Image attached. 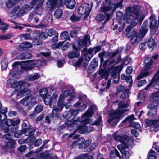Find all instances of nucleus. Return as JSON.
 Wrapping results in <instances>:
<instances>
[{"label":"nucleus","mask_w":159,"mask_h":159,"mask_svg":"<svg viewBox=\"0 0 159 159\" xmlns=\"http://www.w3.org/2000/svg\"><path fill=\"white\" fill-rule=\"evenodd\" d=\"M143 15L135 7H128L126 8V14L124 16L123 21L131 23L133 26L137 25L138 21H141L144 19Z\"/></svg>","instance_id":"1"},{"label":"nucleus","mask_w":159,"mask_h":159,"mask_svg":"<svg viewBox=\"0 0 159 159\" xmlns=\"http://www.w3.org/2000/svg\"><path fill=\"white\" fill-rule=\"evenodd\" d=\"M7 82L8 85H11V87L16 89L15 91L13 92V94L17 91V90H18L17 95L20 97L28 94L30 93V90L27 89L30 86L29 84L24 81L17 82L9 79Z\"/></svg>","instance_id":"2"},{"label":"nucleus","mask_w":159,"mask_h":159,"mask_svg":"<svg viewBox=\"0 0 159 159\" xmlns=\"http://www.w3.org/2000/svg\"><path fill=\"white\" fill-rule=\"evenodd\" d=\"M66 124L68 128L72 127L75 129V132L69 135L70 138L72 137L77 131H78L80 133L82 134L85 132L89 133L94 130V128L92 127H89L90 129H88V127L86 125L87 124H84L82 123V119L80 120V118H78L76 120H71L68 121L66 122Z\"/></svg>","instance_id":"3"},{"label":"nucleus","mask_w":159,"mask_h":159,"mask_svg":"<svg viewBox=\"0 0 159 159\" xmlns=\"http://www.w3.org/2000/svg\"><path fill=\"white\" fill-rule=\"evenodd\" d=\"M128 105L123 102H121L119 104L118 111H111L109 113L110 118L107 120L108 123L111 122L114 124L117 123L118 121V119L121 116V115L128 111V109H124L127 107Z\"/></svg>","instance_id":"4"},{"label":"nucleus","mask_w":159,"mask_h":159,"mask_svg":"<svg viewBox=\"0 0 159 159\" xmlns=\"http://www.w3.org/2000/svg\"><path fill=\"white\" fill-rule=\"evenodd\" d=\"M70 93V91L69 90H66L64 91L63 93L60 94L59 98V99L57 103V107L53 109L52 113L50 117H53L55 116V117H58L57 112L61 111H62L65 103L64 102V99L65 97L68 96Z\"/></svg>","instance_id":"5"},{"label":"nucleus","mask_w":159,"mask_h":159,"mask_svg":"<svg viewBox=\"0 0 159 159\" xmlns=\"http://www.w3.org/2000/svg\"><path fill=\"white\" fill-rule=\"evenodd\" d=\"M13 68H21L25 71L31 70L36 66V62L34 61L29 60L27 61H19L15 62L12 65Z\"/></svg>","instance_id":"6"},{"label":"nucleus","mask_w":159,"mask_h":159,"mask_svg":"<svg viewBox=\"0 0 159 159\" xmlns=\"http://www.w3.org/2000/svg\"><path fill=\"white\" fill-rule=\"evenodd\" d=\"M97 108L95 105H92L90 108L88 109L83 114L81 117L82 122L84 124H88L92 121L91 117L96 111Z\"/></svg>","instance_id":"7"},{"label":"nucleus","mask_w":159,"mask_h":159,"mask_svg":"<svg viewBox=\"0 0 159 159\" xmlns=\"http://www.w3.org/2000/svg\"><path fill=\"white\" fill-rule=\"evenodd\" d=\"M32 6L30 7L29 6L25 5L23 6L19 10V7L18 6L14 7L11 12L10 16L11 17L16 16H20L26 12L27 11L32 8Z\"/></svg>","instance_id":"8"},{"label":"nucleus","mask_w":159,"mask_h":159,"mask_svg":"<svg viewBox=\"0 0 159 159\" xmlns=\"http://www.w3.org/2000/svg\"><path fill=\"white\" fill-rule=\"evenodd\" d=\"M20 120L17 118L7 119L6 120H4L1 125L2 128L4 129V131L7 133L9 131L8 127L10 125H15L20 123Z\"/></svg>","instance_id":"9"},{"label":"nucleus","mask_w":159,"mask_h":159,"mask_svg":"<svg viewBox=\"0 0 159 159\" xmlns=\"http://www.w3.org/2000/svg\"><path fill=\"white\" fill-rule=\"evenodd\" d=\"M67 0H47L46 2V7L48 10H52L56 6L59 4L58 6L62 5H65Z\"/></svg>","instance_id":"10"},{"label":"nucleus","mask_w":159,"mask_h":159,"mask_svg":"<svg viewBox=\"0 0 159 159\" xmlns=\"http://www.w3.org/2000/svg\"><path fill=\"white\" fill-rule=\"evenodd\" d=\"M93 6V3L92 2L90 3V5L87 3L83 4L78 9V12L81 15L85 14L87 16L89 14Z\"/></svg>","instance_id":"11"},{"label":"nucleus","mask_w":159,"mask_h":159,"mask_svg":"<svg viewBox=\"0 0 159 159\" xmlns=\"http://www.w3.org/2000/svg\"><path fill=\"white\" fill-rule=\"evenodd\" d=\"M88 43H89V45H90V37L89 35H85L83 38L80 39L78 42V47L79 49L84 47L83 51H86V47L87 46Z\"/></svg>","instance_id":"12"},{"label":"nucleus","mask_w":159,"mask_h":159,"mask_svg":"<svg viewBox=\"0 0 159 159\" xmlns=\"http://www.w3.org/2000/svg\"><path fill=\"white\" fill-rule=\"evenodd\" d=\"M151 100L152 103L147 106L148 108H151L154 107L159 106V91L153 93L152 95Z\"/></svg>","instance_id":"13"},{"label":"nucleus","mask_w":159,"mask_h":159,"mask_svg":"<svg viewBox=\"0 0 159 159\" xmlns=\"http://www.w3.org/2000/svg\"><path fill=\"white\" fill-rule=\"evenodd\" d=\"M36 98L33 96H28L22 99L20 102L25 106L30 104H35L36 103Z\"/></svg>","instance_id":"14"},{"label":"nucleus","mask_w":159,"mask_h":159,"mask_svg":"<svg viewBox=\"0 0 159 159\" xmlns=\"http://www.w3.org/2000/svg\"><path fill=\"white\" fill-rule=\"evenodd\" d=\"M80 101L74 105L75 107L78 108V110L80 111H82L85 109L87 107V103L85 101H83L82 98H80Z\"/></svg>","instance_id":"15"},{"label":"nucleus","mask_w":159,"mask_h":159,"mask_svg":"<svg viewBox=\"0 0 159 159\" xmlns=\"http://www.w3.org/2000/svg\"><path fill=\"white\" fill-rule=\"evenodd\" d=\"M105 0V2L103 4V6L101 8L100 11L101 12L106 13L111 10L112 7V5H111L110 0Z\"/></svg>","instance_id":"16"},{"label":"nucleus","mask_w":159,"mask_h":159,"mask_svg":"<svg viewBox=\"0 0 159 159\" xmlns=\"http://www.w3.org/2000/svg\"><path fill=\"white\" fill-rule=\"evenodd\" d=\"M148 31V25L147 22H144L140 29V33L139 34L142 39L145 36Z\"/></svg>","instance_id":"17"},{"label":"nucleus","mask_w":159,"mask_h":159,"mask_svg":"<svg viewBox=\"0 0 159 159\" xmlns=\"http://www.w3.org/2000/svg\"><path fill=\"white\" fill-rule=\"evenodd\" d=\"M142 39V38L139 35L138 33L135 31H133L132 37L131 39V43L132 44L137 43Z\"/></svg>","instance_id":"18"},{"label":"nucleus","mask_w":159,"mask_h":159,"mask_svg":"<svg viewBox=\"0 0 159 159\" xmlns=\"http://www.w3.org/2000/svg\"><path fill=\"white\" fill-rule=\"evenodd\" d=\"M114 137L116 141L120 142L122 143H126V142H127L128 136L125 135H117L115 133L114 134Z\"/></svg>","instance_id":"19"},{"label":"nucleus","mask_w":159,"mask_h":159,"mask_svg":"<svg viewBox=\"0 0 159 159\" xmlns=\"http://www.w3.org/2000/svg\"><path fill=\"white\" fill-rule=\"evenodd\" d=\"M99 75H101L102 77H104L105 79L107 81V84L105 82V84H103V86H106V88L107 89L109 88L110 85L111 81L110 80H108V76H109L108 74L103 70H101L99 72Z\"/></svg>","instance_id":"20"},{"label":"nucleus","mask_w":159,"mask_h":159,"mask_svg":"<svg viewBox=\"0 0 159 159\" xmlns=\"http://www.w3.org/2000/svg\"><path fill=\"white\" fill-rule=\"evenodd\" d=\"M152 81L154 88L159 89V69L153 78Z\"/></svg>","instance_id":"21"},{"label":"nucleus","mask_w":159,"mask_h":159,"mask_svg":"<svg viewBox=\"0 0 159 159\" xmlns=\"http://www.w3.org/2000/svg\"><path fill=\"white\" fill-rule=\"evenodd\" d=\"M73 48V51L68 54V56L70 59H72L74 57H78L80 56V52L77 48L74 46Z\"/></svg>","instance_id":"22"},{"label":"nucleus","mask_w":159,"mask_h":159,"mask_svg":"<svg viewBox=\"0 0 159 159\" xmlns=\"http://www.w3.org/2000/svg\"><path fill=\"white\" fill-rule=\"evenodd\" d=\"M44 2V0H33L31 2V4L30 6H29L30 7L32 6L33 8V5H35V4H36V9L38 10L39 9H40L41 11H42L43 8L42 7V6Z\"/></svg>","instance_id":"23"},{"label":"nucleus","mask_w":159,"mask_h":159,"mask_svg":"<svg viewBox=\"0 0 159 159\" xmlns=\"http://www.w3.org/2000/svg\"><path fill=\"white\" fill-rule=\"evenodd\" d=\"M159 26V25L156 20L150 22V28L153 33H155Z\"/></svg>","instance_id":"24"},{"label":"nucleus","mask_w":159,"mask_h":159,"mask_svg":"<svg viewBox=\"0 0 159 159\" xmlns=\"http://www.w3.org/2000/svg\"><path fill=\"white\" fill-rule=\"evenodd\" d=\"M44 98L45 104L46 105H49L50 108H54V104H53L51 100V98L49 95H47Z\"/></svg>","instance_id":"25"},{"label":"nucleus","mask_w":159,"mask_h":159,"mask_svg":"<svg viewBox=\"0 0 159 159\" xmlns=\"http://www.w3.org/2000/svg\"><path fill=\"white\" fill-rule=\"evenodd\" d=\"M64 43V41L59 42L58 44V47H61L62 49L64 50H67L70 46V44L66 42L65 44H63Z\"/></svg>","instance_id":"26"},{"label":"nucleus","mask_w":159,"mask_h":159,"mask_svg":"<svg viewBox=\"0 0 159 159\" xmlns=\"http://www.w3.org/2000/svg\"><path fill=\"white\" fill-rule=\"evenodd\" d=\"M75 4V0H67L65 5L67 8L72 9L74 7Z\"/></svg>","instance_id":"27"},{"label":"nucleus","mask_w":159,"mask_h":159,"mask_svg":"<svg viewBox=\"0 0 159 159\" xmlns=\"http://www.w3.org/2000/svg\"><path fill=\"white\" fill-rule=\"evenodd\" d=\"M157 107H154L151 108H148L150 109V110L147 113V115L149 116H155L157 114Z\"/></svg>","instance_id":"28"},{"label":"nucleus","mask_w":159,"mask_h":159,"mask_svg":"<svg viewBox=\"0 0 159 159\" xmlns=\"http://www.w3.org/2000/svg\"><path fill=\"white\" fill-rule=\"evenodd\" d=\"M32 47V44L31 43L28 42H25L21 43L19 46L20 48H22V49L31 48Z\"/></svg>","instance_id":"29"},{"label":"nucleus","mask_w":159,"mask_h":159,"mask_svg":"<svg viewBox=\"0 0 159 159\" xmlns=\"http://www.w3.org/2000/svg\"><path fill=\"white\" fill-rule=\"evenodd\" d=\"M128 141H127V142H126V143H122V144H119L118 145L117 148L122 153H123L125 148L128 147Z\"/></svg>","instance_id":"30"},{"label":"nucleus","mask_w":159,"mask_h":159,"mask_svg":"<svg viewBox=\"0 0 159 159\" xmlns=\"http://www.w3.org/2000/svg\"><path fill=\"white\" fill-rule=\"evenodd\" d=\"M153 61L152 60H149L148 58L146 59L144 61V62L145 64V69L147 70L149 69L152 65Z\"/></svg>","instance_id":"31"},{"label":"nucleus","mask_w":159,"mask_h":159,"mask_svg":"<svg viewBox=\"0 0 159 159\" xmlns=\"http://www.w3.org/2000/svg\"><path fill=\"white\" fill-rule=\"evenodd\" d=\"M40 77V74L37 73H35L33 75H29L28 76V80L31 81H34V80L39 79Z\"/></svg>","instance_id":"32"},{"label":"nucleus","mask_w":159,"mask_h":159,"mask_svg":"<svg viewBox=\"0 0 159 159\" xmlns=\"http://www.w3.org/2000/svg\"><path fill=\"white\" fill-rule=\"evenodd\" d=\"M18 0H9L6 3V6L7 7L11 8L14 6L18 3Z\"/></svg>","instance_id":"33"},{"label":"nucleus","mask_w":159,"mask_h":159,"mask_svg":"<svg viewBox=\"0 0 159 159\" xmlns=\"http://www.w3.org/2000/svg\"><path fill=\"white\" fill-rule=\"evenodd\" d=\"M63 14V11L62 9H60L56 10L54 13V16L57 18H59L61 17Z\"/></svg>","instance_id":"34"},{"label":"nucleus","mask_w":159,"mask_h":159,"mask_svg":"<svg viewBox=\"0 0 159 159\" xmlns=\"http://www.w3.org/2000/svg\"><path fill=\"white\" fill-rule=\"evenodd\" d=\"M60 37L61 40H68L70 39L69 36V34L66 31H63L62 32L60 35Z\"/></svg>","instance_id":"35"},{"label":"nucleus","mask_w":159,"mask_h":159,"mask_svg":"<svg viewBox=\"0 0 159 159\" xmlns=\"http://www.w3.org/2000/svg\"><path fill=\"white\" fill-rule=\"evenodd\" d=\"M79 111H79L78 109H71L68 112L67 114V115H70V116H73L74 117L77 115Z\"/></svg>","instance_id":"36"},{"label":"nucleus","mask_w":159,"mask_h":159,"mask_svg":"<svg viewBox=\"0 0 159 159\" xmlns=\"http://www.w3.org/2000/svg\"><path fill=\"white\" fill-rule=\"evenodd\" d=\"M35 10L36 12L33 14V15H32V18H34V20H35V21L36 23H37L38 21V18H36V17L35 16L36 14L38 15H41L43 13V9L42 10V11H41V10L40 9H39L38 10V11L37 12V10L36 9V7H35Z\"/></svg>","instance_id":"37"},{"label":"nucleus","mask_w":159,"mask_h":159,"mask_svg":"<svg viewBox=\"0 0 159 159\" xmlns=\"http://www.w3.org/2000/svg\"><path fill=\"white\" fill-rule=\"evenodd\" d=\"M105 52L104 51L101 52L99 53L98 56L100 59L101 64L102 65V63L104 61L103 57L104 56H109L110 55L109 52H107L105 56Z\"/></svg>","instance_id":"38"},{"label":"nucleus","mask_w":159,"mask_h":159,"mask_svg":"<svg viewBox=\"0 0 159 159\" xmlns=\"http://www.w3.org/2000/svg\"><path fill=\"white\" fill-rule=\"evenodd\" d=\"M2 70H5L7 67V59L5 58H3L1 62Z\"/></svg>","instance_id":"39"},{"label":"nucleus","mask_w":159,"mask_h":159,"mask_svg":"<svg viewBox=\"0 0 159 159\" xmlns=\"http://www.w3.org/2000/svg\"><path fill=\"white\" fill-rule=\"evenodd\" d=\"M147 43L149 48H153L156 45L154 40L152 38L148 40Z\"/></svg>","instance_id":"40"},{"label":"nucleus","mask_w":159,"mask_h":159,"mask_svg":"<svg viewBox=\"0 0 159 159\" xmlns=\"http://www.w3.org/2000/svg\"><path fill=\"white\" fill-rule=\"evenodd\" d=\"M94 52L93 48H91L89 49L88 52V55L86 56V57H85V59L86 61H89L91 58L92 57L91 56V53Z\"/></svg>","instance_id":"41"},{"label":"nucleus","mask_w":159,"mask_h":159,"mask_svg":"<svg viewBox=\"0 0 159 159\" xmlns=\"http://www.w3.org/2000/svg\"><path fill=\"white\" fill-rule=\"evenodd\" d=\"M39 93L40 95L43 98H45L46 96H47V89L46 88H43L39 90Z\"/></svg>","instance_id":"42"},{"label":"nucleus","mask_w":159,"mask_h":159,"mask_svg":"<svg viewBox=\"0 0 159 159\" xmlns=\"http://www.w3.org/2000/svg\"><path fill=\"white\" fill-rule=\"evenodd\" d=\"M148 159H156V153L154 151L150 150L148 154Z\"/></svg>","instance_id":"43"},{"label":"nucleus","mask_w":159,"mask_h":159,"mask_svg":"<svg viewBox=\"0 0 159 159\" xmlns=\"http://www.w3.org/2000/svg\"><path fill=\"white\" fill-rule=\"evenodd\" d=\"M155 129V131H157L159 130V120H154L153 121V125Z\"/></svg>","instance_id":"44"},{"label":"nucleus","mask_w":159,"mask_h":159,"mask_svg":"<svg viewBox=\"0 0 159 159\" xmlns=\"http://www.w3.org/2000/svg\"><path fill=\"white\" fill-rule=\"evenodd\" d=\"M110 156L112 157H115L116 156H119V153L116 149L111 151L110 153Z\"/></svg>","instance_id":"45"},{"label":"nucleus","mask_w":159,"mask_h":159,"mask_svg":"<svg viewBox=\"0 0 159 159\" xmlns=\"http://www.w3.org/2000/svg\"><path fill=\"white\" fill-rule=\"evenodd\" d=\"M149 74V73L148 71H146L142 72L140 73L137 77V80H139L143 77H145Z\"/></svg>","instance_id":"46"},{"label":"nucleus","mask_w":159,"mask_h":159,"mask_svg":"<svg viewBox=\"0 0 159 159\" xmlns=\"http://www.w3.org/2000/svg\"><path fill=\"white\" fill-rule=\"evenodd\" d=\"M111 76L113 78V81L115 83H117L120 78L119 75L112 74Z\"/></svg>","instance_id":"47"},{"label":"nucleus","mask_w":159,"mask_h":159,"mask_svg":"<svg viewBox=\"0 0 159 159\" xmlns=\"http://www.w3.org/2000/svg\"><path fill=\"white\" fill-rule=\"evenodd\" d=\"M84 141V138H79L76 141L73 142V144L74 145H75V144H82Z\"/></svg>","instance_id":"48"},{"label":"nucleus","mask_w":159,"mask_h":159,"mask_svg":"<svg viewBox=\"0 0 159 159\" xmlns=\"http://www.w3.org/2000/svg\"><path fill=\"white\" fill-rule=\"evenodd\" d=\"M70 19L73 22H78L80 20V18L79 17L75 15H73L71 16Z\"/></svg>","instance_id":"49"},{"label":"nucleus","mask_w":159,"mask_h":159,"mask_svg":"<svg viewBox=\"0 0 159 159\" xmlns=\"http://www.w3.org/2000/svg\"><path fill=\"white\" fill-rule=\"evenodd\" d=\"M33 43L34 45H40L42 44V42L40 39L34 38L33 40Z\"/></svg>","instance_id":"50"},{"label":"nucleus","mask_w":159,"mask_h":159,"mask_svg":"<svg viewBox=\"0 0 159 159\" xmlns=\"http://www.w3.org/2000/svg\"><path fill=\"white\" fill-rule=\"evenodd\" d=\"M119 24L120 25V26L119 27V31L120 32L121 31H122V30L123 29V28L125 24V22L123 21L122 20V19H121L119 21Z\"/></svg>","instance_id":"51"},{"label":"nucleus","mask_w":159,"mask_h":159,"mask_svg":"<svg viewBox=\"0 0 159 159\" xmlns=\"http://www.w3.org/2000/svg\"><path fill=\"white\" fill-rule=\"evenodd\" d=\"M15 144V142L13 140H10L7 142V146L9 148H12Z\"/></svg>","instance_id":"52"},{"label":"nucleus","mask_w":159,"mask_h":159,"mask_svg":"<svg viewBox=\"0 0 159 159\" xmlns=\"http://www.w3.org/2000/svg\"><path fill=\"white\" fill-rule=\"evenodd\" d=\"M48 35L47 34L44 32H41L39 35V36L43 39H46L47 38Z\"/></svg>","instance_id":"53"},{"label":"nucleus","mask_w":159,"mask_h":159,"mask_svg":"<svg viewBox=\"0 0 159 159\" xmlns=\"http://www.w3.org/2000/svg\"><path fill=\"white\" fill-rule=\"evenodd\" d=\"M105 18V16L103 15H102L101 14H98L97 17V20L98 22H100L102 21Z\"/></svg>","instance_id":"54"},{"label":"nucleus","mask_w":159,"mask_h":159,"mask_svg":"<svg viewBox=\"0 0 159 159\" xmlns=\"http://www.w3.org/2000/svg\"><path fill=\"white\" fill-rule=\"evenodd\" d=\"M56 33V31L54 29H49L48 32V35L49 36L51 37L55 34Z\"/></svg>","instance_id":"55"},{"label":"nucleus","mask_w":159,"mask_h":159,"mask_svg":"<svg viewBox=\"0 0 159 159\" xmlns=\"http://www.w3.org/2000/svg\"><path fill=\"white\" fill-rule=\"evenodd\" d=\"M64 60H58L57 61V66L58 68L62 67L65 63Z\"/></svg>","instance_id":"56"},{"label":"nucleus","mask_w":159,"mask_h":159,"mask_svg":"<svg viewBox=\"0 0 159 159\" xmlns=\"http://www.w3.org/2000/svg\"><path fill=\"white\" fill-rule=\"evenodd\" d=\"M43 107L41 105H37L35 108V110L37 113L40 112L43 109Z\"/></svg>","instance_id":"57"},{"label":"nucleus","mask_w":159,"mask_h":159,"mask_svg":"<svg viewBox=\"0 0 159 159\" xmlns=\"http://www.w3.org/2000/svg\"><path fill=\"white\" fill-rule=\"evenodd\" d=\"M145 97V94L144 93H139L138 98L139 99L143 101Z\"/></svg>","instance_id":"58"},{"label":"nucleus","mask_w":159,"mask_h":159,"mask_svg":"<svg viewBox=\"0 0 159 159\" xmlns=\"http://www.w3.org/2000/svg\"><path fill=\"white\" fill-rule=\"evenodd\" d=\"M3 25V27H0V30H1L3 32H5L7 30L8 28V25L6 24H2Z\"/></svg>","instance_id":"59"},{"label":"nucleus","mask_w":159,"mask_h":159,"mask_svg":"<svg viewBox=\"0 0 159 159\" xmlns=\"http://www.w3.org/2000/svg\"><path fill=\"white\" fill-rule=\"evenodd\" d=\"M134 119V116L133 115H130L126 118L124 120L122 123H124L127 120L130 121Z\"/></svg>","instance_id":"60"},{"label":"nucleus","mask_w":159,"mask_h":159,"mask_svg":"<svg viewBox=\"0 0 159 159\" xmlns=\"http://www.w3.org/2000/svg\"><path fill=\"white\" fill-rule=\"evenodd\" d=\"M116 89L118 92H122L125 90V87L121 85H119L117 87Z\"/></svg>","instance_id":"61"},{"label":"nucleus","mask_w":159,"mask_h":159,"mask_svg":"<svg viewBox=\"0 0 159 159\" xmlns=\"http://www.w3.org/2000/svg\"><path fill=\"white\" fill-rule=\"evenodd\" d=\"M70 36L72 38H74L76 37L77 35V32L75 30H72L70 33Z\"/></svg>","instance_id":"62"},{"label":"nucleus","mask_w":159,"mask_h":159,"mask_svg":"<svg viewBox=\"0 0 159 159\" xmlns=\"http://www.w3.org/2000/svg\"><path fill=\"white\" fill-rule=\"evenodd\" d=\"M102 118L101 117H100L98 120H96L93 125H95L97 126L101 125L102 123L101 122Z\"/></svg>","instance_id":"63"},{"label":"nucleus","mask_w":159,"mask_h":159,"mask_svg":"<svg viewBox=\"0 0 159 159\" xmlns=\"http://www.w3.org/2000/svg\"><path fill=\"white\" fill-rule=\"evenodd\" d=\"M58 97V95L56 93H53L52 95V98H51L52 101L53 102V104L54 105L56 104V98Z\"/></svg>","instance_id":"64"}]
</instances>
